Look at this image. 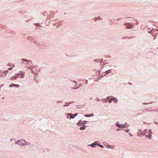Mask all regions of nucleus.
Segmentation results:
<instances>
[{
    "instance_id": "nucleus-1",
    "label": "nucleus",
    "mask_w": 158,
    "mask_h": 158,
    "mask_svg": "<svg viewBox=\"0 0 158 158\" xmlns=\"http://www.w3.org/2000/svg\"><path fill=\"white\" fill-rule=\"evenodd\" d=\"M108 101L110 103H111L113 102H116L117 100L114 98L110 97L108 98Z\"/></svg>"
},
{
    "instance_id": "nucleus-2",
    "label": "nucleus",
    "mask_w": 158,
    "mask_h": 158,
    "mask_svg": "<svg viewBox=\"0 0 158 158\" xmlns=\"http://www.w3.org/2000/svg\"><path fill=\"white\" fill-rule=\"evenodd\" d=\"M117 126L120 128H124L125 127V126L123 124H117Z\"/></svg>"
},
{
    "instance_id": "nucleus-3",
    "label": "nucleus",
    "mask_w": 158,
    "mask_h": 158,
    "mask_svg": "<svg viewBox=\"0 0 158 158\" xmlns=\"http://www.w3.org/2000/svg\"><path fill=\"white\" fill-rule=\"evenodd\" d=\"M12 85H11V84L10 85V87H12L13 86L15 87H20V85L18 84H12Z\"/></svg>"
},
{
    "instance_id": "nucleus-4",
    "label": "nucleus",
    "mask_w": 158,
    "mask_h": 158,
    "mask_svg": "<svg viewBox=\"0 0 158 158\" xmlns=\"http://www.w3.org/2000/svg\"><path fill=\"white\" fill-rule=\"evenodd\" d=\"M94 115V114H85V116L87 117H89L90 116H93Z\"/></svg>"
},
{
    "instance_id": "nucleus-5",
    "label": "nucleus",
    "mask_w": 158,
    "mask_h": 158,
    "mask_svg": "<svg viewBox=\"0 0 158 158\" xmlns=\"http://www.w3.org/2000/svg\"><path fill=\"white\" fill-rule=\"evenodd\" d=\"M17 77V76H15L14 77H12L10 78V79L12 80H14V79H16Z\"/></svg>"
},
{
    "instance_id": "nucleus-6",
    "label": "nucleus",
    "mask_w": 158,
    "mask_h": 158,
    "mask_svg": "<svg viewBox=\"0 0 158 158\" xmlns=\"http://www.w3.org/2000/svg\"><path fill=\"white\" fill-rule=\"evenodd\" d=\"M76 116V115H74L73 114H70V118H74Z\"/></svg>"
},
{
    "instance_id": "nucleus-7",
    "label": "nucleus",
    "mask_w": 158,
    "mask_h": 158,
    "mask_svg": "<svg viewBox=\"0 0 158 158\" xmlns=\"http://www.w3.org/2000/svg\"><path fill=\"white\" fill-rule=\"evenodd\" d=\"M85 128V126H83V127H81L80 128V129L81 130H84Z\"/></svg>"
},
{
    "instance_id": "nucleus-8",
    "label": "nucleus",
    "mask_w": 158,
    "mask_h": 158,
    "mask_svg": "<svg viewBox=\"0 0 158 158\" xmlns=\"http://www.w3.org/2000/svg\"><path fill=\"white\" fill-rule=\"evenodd\" d=\"M20 72L21 73V78H23V74L22 73V72L20 71Z\"/></svg>"
},
{
    "instance_id": "nucleus-9",
    "label": "nucleus",
    "mask_w": 158,
    "mask_h": 158,
    "mask_svg": "<svg viewBox=\"0 0 158 158\" xmlns=\"http://www.w3.org/2000/svg\"><path fill=\"white\" fill-rule=\"evenodd\" d=\"M107 147L108 148H114V147L113 146H112L110 145H108Z\"/></svg>"
},
{
    "instance_id": "nucleus-10",
    "label": "nucleus",
    "mask_w": 158,
    "mask_h": 158,
    "mask_svg": "<svg viewBox=\"0 0 158 158\" xmlns=\"http://www.w3.org/2000/svg\"><path fill=\"white\" fill-rule=\"evenodd\" d=\"M151 135L150 134L148 136L147 135H146V137H147L149 138L150 139H151Z\"/></svg>"
},
{
    "instance_id": "nucleus-11",
    "label": "nucleus",
    "mask_w": 158,
    "mask_h": 158,
    "mask_svg": "<svg viewBox=\"0 0 158 158\" xmlns=\"http://www.w3.org/2000/svg\"><path fill=\"white\" fill-rule=\"evenodd\" d=\"M96 143H94V144H91V146L92 147H94V146H93V145H96Z\"/></svg>"
},
{
    "instance_id": "nucleus-12",
    "label": "nucleus",
    "mask_w": 158,
    "mask_h": 158,
    "mask_svg": "<svg viewBox=\"0 0 158 158\" xmlns=\"http://www.w3.org/2000/svg\"><path fill=\"white\" fill-rule=\"evenodd\" d=\"M100 147H102V148H103V145H100Z\"/></svg>"
},
{
    "instance_id": "nucleus-13",
    "label": "nucleus",
    "mask_w": 158,
    "mask_h": 158,
    "mask_svg": "<svg viewBox=\"0 0 158 158\" xmlns=\"http://www.w3.org/2000/svg\"><path fill=\"white\" fill-rule=\"evenodd\" d=\"M68 105H64L63 106L65 107V106H68Z\"/></svg>"
},
{
    "instance_id": "nucleus-14",
    "label": "nucleus",
    "mask_w": 158,
    "mask_h": 158,
    "mask_svg": "<svg viewBox=\"0 0 158 158\" xmlns=\"http://www.w3.org/2000/svg\"><path fill=\"white\" fill-rule=\"evenodd\" d=\"M31 71H33V68H32L31 69Z\"/></svg>"
},
{
    "instance_id": "nucleus-15",
    "label": "nucleus",
    "mask_w": 158,
    "mask_h": 158,
    "mask_svg": "<svg viewBox=\"0 0 158 158\" xmlns=\"http://www.w3.org/2000/svg\"><path fill=\"white\" fill-rule=\"evenodd\" d=\"M12 68H8V69L9 70H11V69H12Z\"/></svg>"
},
{
    "instance_id": "nucleus-16",
    "label": "nucleus",
    "mask_w": 158,
    "mask_h": 158,
    "mask_svg": "<svg viewBox=\"0 0 158 158\" xmlns=\"http://www.w3.org/2000/svg\"><path fill=\"white\" fill-rule=\"evenodd\" d=\"M74 115H76V116H77V114L76 113V114H75Z\"/></svg>"
},
{
    "instance_id": "nucleus-17",
    "label": "nucleus",
    "mask_w": 158,
    "mask_h": 158,
    "mask_svg": "<svg viewBox=\"0 0 158 158\" xmlns=\"http://www.w3.org/2000/svg\"><path fill=\"white\" fill-rule=\"evenodd\" d=\"M107 73H109V72L108 71H107Z\"/></svg>"
},
{
    "instance_id": "nucleus-18",
    "label": "nucleus",
    "mask_w": 158,
    "mask_h": 158,
    "mask_svg": "<svg viewBox=\"0 0 158 158\" xmlns=\"http://www.w3.org/2000/svg\"><path fill=\"white\" fill-rule=\"evenodd\" d=\"M23 60H24V61H27L26 60H24L23 59Z\"/></svg>"
},
{
    "instance_id": "nucleus-19",
    "label": "nucleus",
    "mask_w": 158,
    "mask_h": 158,
    "mask_svg": "<svg viewBox=\"0 0 158 158\" xmlns=\"http://www.w3.org/2000/svg\"><path fill=\"white\" fill-rule=\"evenodd\" d=\"M127 28H129V27H127Z\"/></svg>"
},
{
    "instance_id": "nucleus-20",
    "label": "nucleus",
    "mask_w": 158,
    "mask_h": 158,
    "mask_svg": "<svg viewBox=\"0 0 158 158\" xmlns=\"http://www.w3.org/2000/svg\"><path fill=\"white\" fill-rule=\"evenodd\" d=\"M8 70H7V71H6V72H7V71H8Z\"/></svg>"
},
{
    "instance_id": "nucleus-21",
    "label": "nucleus",
    "mask_w": 158,
    "mask_h": 158,
    "mask_svg": "<svg viewBox=\"0 0 158 158\" xmlns=\"http://www.w3.org/2000/svg\"><path fill=\"white\" fill-rule=\"evenodd\" d=\"M20 74V73H19V75Z\"/></svg>"
}]
</instances>
